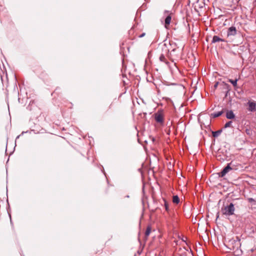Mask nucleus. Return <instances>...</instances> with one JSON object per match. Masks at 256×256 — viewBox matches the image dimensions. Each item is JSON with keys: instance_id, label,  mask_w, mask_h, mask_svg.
Listing matches in <instances>:
<instances>
[{"instance_id": "12", "label": "nucleus", "mask_w": 256, "mask_h": 256, "mask_svg": "<svg viewBox=\"0 0 256 256\" xmlns=\"http://www.w3.org/2000/svg\"><path fill=\"white\" fill-rule=\"evenodd\" d=\"M238 79H236L234 80H232V79H229L228 80V82H230L233 86H234L236 88V86H237V82H238Z\"/></svg>"}, {"instance_id": "11", "label": "nucleus", "mask_w": 256, "mask_h": 256, "mask_svg": "<svg viewBox=\"0 0 256 256\" xmlns=\"http://www.w3.org/2000/svg\"><path fill=\"white\" fill-rule=\"evenodd\" d=\"M171 20H172V17H171L170 15L169 14L168 16L166 17V18H165V20H164V22H165L166 26L169 25L170 24Z\"/></svg>"}, {"instance_id": "3", "label": "nucleus", "mask_w": 256, "mask_h": 256, "mask_svg": "<svg viewBox=\"0 0 256 256\" xmlns=\"http://www.w3.org/2000/svg\"><path fill=\"white\" fill-rule=\"evenodd\" d=\"M230 163L228 165L218 174L220 177H224L232 168L230 166Z\"/></svg>"}, {"instance_id": "20", "label": "nucleus", "mask_w": 256, "mask_h": 256, "mask_svg": "<svg viewBox=\"0 0 256 256\" xmlns=\"http://www.w3.org/2000/svg\"><path fill=\"white\" fill-rule=\"evenodd\" d=\"M218 82H217L216 83V84H214V88H216V87L218 86Z\"/></svg>"}, {"instance_id": "4", "label": "nucleus", "mask_w": 256, "mask_h": 256, "mask_svg": "<svg viewBox=\"0 0 256 256\" xmlns=\"http://www.w3.org/2000/svg\"><path fill=\"white\" fill-rule=\"evenodd\" d=\"M237 30L235 26H232L229 28L227 31V36H234L236 34Z\"/></svg>"}, {"instance_id": "17", "label": "nucleus", "mask_w": 256, "mask_h": 256, "mask_svg": "<svg viewBox=\"0 0 256 256\" xmlns=\"http://www.w3.org/2000/svg\"><path fill=\"white\" fill-rule=\"evenodd\" d=\"M164 207L166 211H168V205L166 201H164Z\"/></svg>"}, {"instance_id": "19", "label": "nucleus", "mask_w": 256, "mask_h": 256, "mask_svg": "<svg viewBox=\"0 0 256 256\" xmlns=\"http://www.w3.org/2000/svg\"><path fill=\"white\" fill-rule=\"evenodd\" d=\"M146 34L144 32H143L142 34L138 36L139 38H142L143 36H145Z\"/></svg>"}, {"instance_id": "1", "label": "nucleus", "mask_w": 256, "mask_h": 256, "mask_svg": "<svg viewBox=\"0 0 256 256\" xmlns=\"http://www.w3.org/2000/svg\"><path fill=\"white\" fill-rule=\"evenodd\" d=\"M234 206L232 203H230L228 206H226L222 208V212L223 214L230 216L234 214Z\"/></svg>"}, {"instance_id": "16", "label": "nucleus", "mask_w": 256, "mask_h": 256, "mask_svg": "<svg viewBox=\"0 0 256 256\" xmlns=\"http://www.w3.org/2000/svg\"><path fill=\"white\" fill-rule=\"evenodd\" d=\"M232 124V122L229 121L226 123V124H224V128H229V127L231 126Z\"/></svg>"}, {"instance_id": "8", "label": "nucleus", "mask_w": 256, "mask_h": 256, "mask_svg": "<svg viewBox=\"0 0 256 256\" xmlns=\"http://www.w3.org/2000/svg\"><path fill=\"white\" fill-rule=\"evenodd\" d=\"M226 42V40L224 39L220 38L219 36H214L212 38V43H216V42Z\"/></svg>"}, {"instance_id": "10", "label": "nucleus", "mask_w": 256, "mask_h": 256, "mask_svg": "<svg viewBox=\"0 0 256 256\" xmlns=\"http://www.w3.org/2000/svg\"><path fill=\"white\" fill-rule=\"evenodd\" d=\"M222 114V112L220 111L212 113L211 114V116L212 118H216L217 117H218L220 116Z\"/></svg>"}, {"instance_id": "26", "label": "nucleus", "mask_w": 256, "mask_h": 256, "mask_svg": "<svg viewBox=\"0 0 256 256\" xmlns=\"http://www.w3.org/2000/svg\"><path fill=\"white\" fill-rule=\"evenodd\" d=\"M134 256H136V255Z\"/></svg>"}, {"instance_id": "7", "label": "nucleus", "mask_w": 256, "mask_h": 256, "mask_svg": "<svg viewBox=\"0 0 256 256\" xmlns=\"http://www.w3.org/2000/svg\"><path fill=\"white\" fill-rule=\"evenodd\" d=\"M235 117V114L232 110H228L226 113V118L228 119H233Z\"/></svg>"}, {"instance_id": "23", "label": "nucleus", "mask_w": 256, "mask_h": 256, "mask_svg": "<svg viewBox=\"0 0 256 256\" xmlns=\"http://www.w3.org/2000/svg\"><path fill=\"white\" fill-rule=\"evenodd\" d=\"M168 12V10H165V12Z\"/></svg>"}, {"instance_id": "24", "label": "nucleus", "mask_w": 256, "mask_h": 256, "mask_svg": "<svg viewBox=\"0 0 256 256\" xmlns=\"http://www.w3.org/2000/svg\"><path fill=\"white\" fill-rule=\"evenodd\" d=\"M164 46L166 47V44H164Z\"/></svg>"}, {"instance_id": "14", "label": "nucleus", "mask_w": 256, "mask_h": 256, "mask_svg": "<svg viewBox=\"0 0 256 256\" xmlns=\"http://www.w3.org/2000/svg\"><path fill=\"white\" fill-rule=\"evenodd\" d=\"M159 59L161 62H164L166 64H168V62L166 61V58L163 54L160 56Z\"/></svg>"}, {"instance_id": "9", "label": "nucleus", "mask_w": 256, "mask_h": 256, "mask_svg": "<svg viewBox=\"0 0 256 256\" xmlns=\"http://www.w3.org/2000/svg\"><path fill=\"white\" fill-rule=\"evenodd\" d=\"M222 132V130H218L216 131L212 132V135L214 137L216 138V137H218L220 134Z\"/></svg>"}, {"instance_id": "2", "label": "nucleus", "mask_w": 256, "mask_h": 256, "mask_svg": "<svg viewBox=\"0 0 256 256\" xmlns=\"http://www.w3.org/2000/svg\"><path fill=\"white\" fill-rule=\"evenodd\" d=\"M154 119L157 122L162 124L164 121V115L161 112L158 111L154 114Z\"/></svg>"}, {"instance_id": "25", "label": "nucleus", "mask_w": 256, "mask_h": 256, "mask_svg": "<svg viewBox=\"0 0 256 256\" xmlns=\"http://www.w3.org/2000/svg\"><path fill=\"white\" fill-rule=\"evenodd\" d=\"M20 136H18L16 137V138H18Z\"/></svg>"}, {"instance_id": "21", "label": "nucleus", "mask_w": 256, "mask_h": 256, "mask_svg": "<svg viewBox=\"0 0 256 256\" xmlns=\"http://www.w3.org/2000/svg\"><path fill=\"white\" fill-rule=\"evenodd\" d=\"M176 50V49L175 48H173L172 51H171V52H174L175 50Z\"/></svg>"}, {"instance_id": "6", "label": "nucleus", "mask_w": 256, "mask_h": 256, "mask_svg": "<svg viewBox=\"0 0 256 256\" xmlns=\"http://www.w3.org/2000/svg\"><path fill=\"white\" fill-rule=\"evenodd\" d=\"M223 88L224 89L226 90L225 92V98L227 97L228 95H230V92L231 90L230 86L226 83L223 82Z\"/></svg>"}, {"instance_id": "5", "label": "nucleus", "mask_w": 256, "mask_h": 256, "mask_svg": "<svg viewBox=\"0 0 256 256\" xmlns=\"http://www.w3.org/2000/svg\"><path fill=\"white\" fill-rule=\"evenodd\" d=\"M248 110L250 112H256V103L254 102H248Z\"/></svg>"}, {"instance_id": "22", "label": "nucleus", "mask_w": 256, "mask_h": 256, "mask_svg": "<svg viewBox=\"0 0 256 256\" xmlns=\"http://www.w3.org/2000/svg\"><path fill=\"white\" fill-rule=\"evenodd\" d=\"M166 51H168V52H169V50H168L167 48H166Z\"/></svg>"}, {"instance_id": "18", "label": "nucleus", "mask_w": 256, "mask_h": 256, "mask_svg": "<svg viewBox=\"0 0 256 256\" xmlns=\"http://www.w3.org/2000/svg\"><path fill=\"white\" fill-rule=\"evenodd\" d=\"M248 202H255V200L253 198H248Z\"/></svg>"}, {"instance_id": "13", "label": "nucleus", "mask_w": 256, "mask_h": 256, "mask_svg": "<svg viewBox=\"0 0 256 256\" xmlns=\"http://www.w3.org/2000/svg\"><path fill=\"white\" fill-rule=\"evenodd\" d=\"M172 202L174 204H178L180 202V198L178 196H174L172 198Z\"/></svg>"}, {"instance_id": "15", "label": "nucleus", "mask_w": 256, "mask_h": 256, "mask_svg": "<svg viewBox=\"0 0 256 256\" xmlns=\"http://www.w3.org/2000/svg\"><path fill=\"white\" fill-rule=\"evenodd\" d=\"M150 232H151V228H150V226H148L147 227L146 231L145 232V236H148L150 235Z\"/></svg>"}]
</instances>
